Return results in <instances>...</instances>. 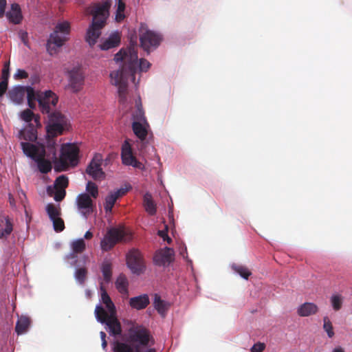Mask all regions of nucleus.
I'll return each instance as SVG.
<instances>
[{
	"label": "nucleus",
	"instance_id": "nucleus-1",
	"mask_svg": "<svg viewBox=\"0 0 352 352\" xmlns=\"http://www.w3.org/2000/svg\"><path fill=\"white\" fill-rule=\"evenodd\" d=\"M116 62H123L120 69L113 71L110 77L113 85L127 80L129 75L133 76L136 72L138 50L136 45H132L126 50H120L114 58Z\"/></svg>",
	"mask_w": 352,
	"mask_h": 352
},
{
	"label": "nucleus",
	"instance_id": "nucleus-2",
	"mask_svg": "<svg viewBox=\"0 0 352 352\" xmlns=\"http://www.w3.org/2000/svg\"><path fill=\"white\" fill-rule=\"evenodd\" d=\"M110 7L111 2L105 1L102 3H95L87 9V12L93 16V19L91 24L87 29L85 41L91 47L96 43L101 35V30L106 25Z\"/></svg>",
	"mask_w": 352,
	"mask_h": 352
},
{
	"label": "nucleus",
	"instance_id": "nucleus-3",
	"mask_svg": "<svg viewBox=\"0 0 352 352\" xmlns=\"http://www.w3.org/2000/svg\"><path fill=\"white\" fill-rule=\"evenodd\" d=\"M70 32V24L67 21L58 23L47 40L46 47L50 55L57 53V49L62 47L67 41L65 35Z\"/></svg>",
	"mask_w": 352,
	"mask_h": 352
},
{
	"label": "nucleus",
	"instance_id": "nucleus-4",
	"mask_svg": "<svg viewBox=\"0 0 352 352\" xmlns=\"http://www.w3.org/2000/svg\"><path fill=\"white\" fill-rule=\"evenodd\" d=\"M79 148L74 144H63L60 157L56 162V169L58 171H63L69 166H76L79 161Z\"/></svg>",
	"mask_w": 352,
	"mask_h": 352
},
{
	"label": "nucleus",
	"instance_id": "nucleus-5",
	"mask_svg": "<svg viewBox=\"0 0 352 352\" xmlns=\"http://www.w3.org/2000/svg\"><path fill=\"white\" fill-rule=\"evenodd\" d=\"M95 315L98 322L107 325L110 335L115 337L121 335V324L116 317V312L107 313L101 305H97Z\"/></svg>",
	"mask_w": 352,
	"mask_h": 352
},
{
	"label": "nucleus",
	"instance_id": "nucleus-6",
	"mask_svg": "<svg viewBox=\"0 0 352 352\" xmlns=\"http://www.w3.org/2000/svg\"><path fill=\"white\" fill-rule=\"evenodd\" d=\"M67 127L68 120L60 112L54 111L49 115V122L46 126L48 138H55L62 135Z\"/></svg>",
	"mask_w": 352,
	"mask_h": 352
},
{
	"label": "nucleus",
	"instance_id": "nucleus-7",
	"mask_svg": "<svg viewBox=\"0 0 352 352\" xmlns=\"http://www.w3.org/2000/svg\"><path fill=\"white\" fill-rule=\"evenodd\" d=\"M162 40V35L147 28L144 24H141L140 28V41L141 47L148 54L151 50L157 47Z\"/></svg>",
	"mask_w": 352,
	"mask_h": 352
},
{
	"label": "nucleus",
	"instance_id": "nucleus-8",
	"mask_svg": "<svg viewBox=\"0 0 352 352\" xmlns=\"http://www.w3.org/2000/svg\"><path fill=\"white\" fill-rule=\"evenodd\" d=\"M151 340L149 331L142 326L131 327L129 331V341L133 345H139L140 349L147 346Z\"/></svg>",
	"mask_w": 352,
	"mask_h": 352
},
{
	"label": "nucleus",
	"instance_id": "nucleus-9",
	"mask_svg": "<svg viewBox=\"0 0 352 352\" xmlns=\"http://www.w3.org/2000/svg\"><path fill=\"white\" fill-rule=\"evenodd\" d=\"M121 241H126L125 232L120 228H112L107 230L100 242V247L103 251L108 252Z\"/></svg>",
	"mask_w": 352,
	"mask_h": 352
},
{
	"label": "nucleus",
	"instance_id": "nucleus-10",
	"mask_svg": "<svg viewBox=\"0 0 352 352\" xmlns=\"http://www.w3.org/2000/svg\"><path fill=\"white\" fill-rule=\"evenodd\" d=\"M37 101L42 113L50 115L52 108L55 107L58 103V98L54 92L48 90L37 94Z\"/></svg>",
	"mask_w": 352,
	"mask_h": 352
},
{
	"label": "nucleus",
	"instance_id": "nucleus-11",
	"mask_svg": "<svg viewBox=\"0 0 352 352\" xmlns=\"http://www.w3.org/2000/svg\"><path fill=\"white\" fill-rule=\"evenodd\" d=\"M126 264L133 274H140L145 270L142 255L138 250H132L129 252L126 256Z\"/></svg>",
	"mask_w": 352,
	"mask_h": 352
},
{
	"label": "nucleus",
	"instance_id": "nucleus-12",
	"mask_svg": "<svg viewBox=\"0 0 352 352\" xmlns=\"http://www.w3.org/2000/svg\"><path fill=\"white\" fill-rule=\"evenodd\" d=\"M67 87L74 93L79 92L83 87L85 76L80 67H74L67 73Z\"/></svg>",
	"mask_w": 352,
	"mask_h": 352
},
{
	"label": "nucleus",
	"instance_id": "nucleus-13",
	"mask_svg": "<svg viewBox=\"0 0 352 352\" xmlns=\"http://www.w3.org/2000/svg\"><path fill=\"white\" fill-rule=\"evenodd\" d=\"M102 156L96 153L86 168V173L94 180H101L105 177V173L101 168Z\"/></svg>",
	"mask_w": 352,
	"mask_h": 352
},
{
	"label": "nucleus",
	"instance_id": "nucleus-14",
	"mask_svg": "<svg viewBox=\"0 0 352 352\" xmlns=\"http://www.w3.org/2000/svg\"><path fill=\"white\" fill-rule=\"evenodd\" d=\"M121 158L122 164L126 166H131L141 170L144 168L143 164L133 155L131 146L128 140H125L122 145Z\"/></svg>",
	"mask_w": 352,
	"mask_h": 352
},
{
	"label": "nucleus",
	"instance_id": "nucleus-15",
	"mask_svg": "<svg viewBox=\"0 0 352 352\" xmlns=\"http://www.w3.org/2000/svg\"><path fill=\"white\" fill-rule=\"evenodd\" d=\"M148 124L147 122H133L132 130L136 137L140 140V151L144 153V150L146 147V139L148 135ZM148 143V141L146 142Z\"/></svg>",
	"mask_w": 352,
	"mask_h": 352
},
{
	"label": "nucleus",
	"instance_id": "nucleus-16",
	"mask_svg": "<svg viewBox=\"0 0 352 352\" xmlns=\"http://www.w3.org/2000/svg\"><path fill=\"white\" fill-rule=\"evenodd\" d=\"M76 205L78 210L85 219H87L88 216L93 212V201L87 193H82L78 195Z\"/></svg>",
	"mask_w": 352,
	"mask_h": 352
},
{
	"label": "nucleus",
	"instance_id": "nucleus-17",
	"mask_svg": "<svg viewBox=\"0 0 352 352\" xmlns=\"http://www.w3.org/2000/svg\"><path fill=\"white\" fill-rule=\"evenodd\" d=\"M173 249L166 247L155 254L153 261L157 265L162 266L170 263L173 259Z\"/></svg>",
	"mask_w": 352,
	"mask_h": 352
},
{
	"label": "nucleus",
	"instance_id": "nucleus-18",
	"mask_svg": "<svg viewBox=\"0 0 352 352\" xmlns=\"http://www.w3.org/2000/svg\"><path fill=\"white\" fill-rule=\"evenodd\" d=\"M21 148L25 155L36 160L41 153L45 151V147L43 146H37L29 142H21Z\"/></svg>",
	"mask_w": 352,
	"mask_h": 352
},
{
	"label": "nucleus",
	"instance_id": "nucleus-19",
	"mask_svg": "<svg viewBox=\"0 0 352 352\" xmlns=\"http://www.w3.org/2000/svg\"><path fill=\"white\" fill-rule=\"evenodd\" d=\"M121 42V35L116 31L112 32L107 38L101 39V43L98 45L102 50H108L119 46Z\"/></svg>",
	"mask_w": 352,
	"mask_h": 352
},
{
	"label": "nucleus",
	"instance_id": "nucleus-20",
	"mask_svg": "<svg viewBox=\"0 0 352 352\" xmlns=\"http://www.w3.org/2000/svg\"><path fill=\"white\" fill-rule=\"evenodd\" d=\"M150 303L149 298L147 294H142L132 297L129 299V304L131 308L136 310L145 309Z\"/></svg>",
	"mask_w": 352,
	"mask_h": 352
},
{
	"label": "nucleus",
	"instance_id": "nucleus-21",
	"mask_svg": "<svg viewBox=\"0 0 352 352\" xmlns=\"http://www.w3.org/2000/svg\"><path fill=\"white\" fill-rule=\"evenodd\" d=\"M19 138L30 142H34L37 139V130L34 125L32 123L23 129L19 131Z\"/></svg>",
	"mask_w": 352,
	"mask_h": 352
},
{
	"label": "nucleus",
	"instance_id": "nucleus-22",
	"mask_svg": "<svg viewBox=\"0 0 352 352\" xmlns=\"http://www.w3.org/2000/svg\"><path fill=\"white\" fill-rule=\"evenodd\" d=\"M25 96V87L15 86L8 91L9 98L16 104L21 103Z\"/></svg>",
	"mask_w": 352,
	"mask_h": 352
},
{
	"label": "nucleus",
	"instance_id": "nucleus-23",
	"mask_svg": "<svg viewBox=\"0 0 352 352\" xmlns=\"http://www.w3.org/2000/svg\"><path fill=\"white\" fill-rule=\"evenodd\" d=\"M113 345L114 352H141L139 345H131L118 340L114 341Z\"/></svg>",
	"mask_w": 352,
	"mask_h": 352
},
{
	"label": "nucleus",
	"instance_id": "nucleus-24",
	"mask_svg": "<svg viewBox=\"0 0 352 352\" xmlns=\"http://www.w3.org/2000/svg\"><path fill=\"white\" fill-rule=\"evenodd\" d=\"M6 16L11 23L19 24L23 19L20 6L18 3H12L10 10L6 14Z\"/></svg>",
	"mask_w": 352,
	"mask_h": 352
},
{
	"label": "nucleus",
	"instance_id": "nucleus-25",
	"mask_svg": "<svg viewBox=\"0 0 352 352\" xmlns=\"http://www.w3.org/2000/svg\"><path fill=\"white\" fill-rule=\"evenodd\" d=\"M318 311V306L313 302H305L298 308L297 313L301 317H307Z\"/></svg>",
	"mask_w": 352,
	"mask_h": 352
},
{
	"label": "nucleus",
	"instance_id": "nucleus-26",
	"mask_svg": "<svg viewBox=\"0 0 352 352\" xmlns=\"http://www.w3.org/2000/svg\"><path fill=\"white\" fill-rule=\"evenodd\" d=\"M68 184L69 180L67 177L63 175H60L56 179L54 186H48L47 187V193L50 197H52L54 193V188H63L65 190Z\"/></svg>",
	"mask_w": 352,
	"mask_h": 352
},
{
	"label": "nucleus",
	"instance_id": "nucleus-27",
	"mask_svg": "<svg viewBox=\"0 0 352 352\" xmlns=\"http://www.w3.org/2000/svg\"><path fill=\"white\" fill-rule=\"evenodd\" d=\"M153 305L155 309L163 318L165 317L170 306L169 302L162 300L161 297L157 294H155Z\"/></svg>",
	"mask_w": 352,
	"mask_h": 352
},
{
	"label": "nucleus",
	"instance_id": "nucleus-28",
	"mask_svg": "<svg viewBox=\"0 0 352 352\" xmlns=\"http://www.w3.org/2000/svg\"><path fill=\"white\" fill-rule=\"evenodd\" d=\"M45 155L46 151L41 153L40 156L35 160V162L37 163L39 171L45 174L50 172L52 168L50 161L45 159Z\"/></svg>",
	"mask_w": 352,
	"mask_h": 352
},
{
	"label": "nucleus",
	"instance_id": "nucleus-29",
	"mask_svg": "<svg viewBox=\"0 0 352 352\" xmlns=\"http://www.w3.org/2000/svg\"><path fill=\"white\" fill-rule=\"evenodd\" d=\"M143 205L145 210L150 214L154 215L157 212L156 204L153 200L151 194L146 192L143 197Z\"/></svg>",
	"mask_w": 352,
	"mask_h": 352
},
{
	"label": "nucleus",
	"instance_id": "nucleus-30",
	"mask_svg": "<svg viewBox=\"0 0 352 352\" xmlns=\"http://www.w3.org/2000/svg\"><path fill=\"white\" fill-rule=\"evenodd\" d=\"M88 275V270L85 265H80L79 267H76V270L74 272V278L78 283L80 285H83L87 280Z\"/></svg>",
	"mask_w": 352,
	"mask_h": 352
},
{
	"label": "nucleus",
	"instance_id": "nucleus-31",
	"mask_svg": "<svg viewBox=\"0 0 352 352\" xmlns=\"http://www.w3.org/2000/svg\"><path fill=\"white\" fill-rule=\"evenodd\" d=\"M100 292H101V300L105 305L106 308L107 309V313H113L116 312V307L113 303L111 298L107 294L106 289L100 286Z\"/></svg>",
	"mask_w": 352,
	"mask_h": 352
},
{
	"label": "nucleus",
	"instance_id": "nucleus-32",
	"mask_svg": "<svg viewBox=\"0 0 352 352\" xmlns=\"http://www.w3.org/2000/svg\"><path fill=\"white\" fill-rule=\"evenodd\" d=\"M129 283L126 276L121 274L118 276L116 281V289L120 293L126 294H128Z\"/></svg>",
	"mask_w": 352,
	"mask_h": 352
},
{
	"label": "nucleus",
	"instance_id": "nucleus-33",
	"mask_svg": "<svg viewBox=\"0 0 352 352\" xmlns=\"http://www.w3.org/2000/svg\"><path fill=\"white\" fill-rule=\"evenodd\" d=\"M12 224L10 223L8 218L5 220L0 219V238H6L12 231Z\"/></svg>",
	"mask_w": 352,
	"mask_h": 352
},
{
	"label": "nucleus",
	"instance_id": "nucleus-34",
	"mask_svg": "<svg viewBox=\"0 0 352 352\" xmlns=\"http://www.w3.org/2000/svg\"><path fill=\"white\" fill-rule=\"evenodd\" d=\"M136 109L132 114L133 122H144L146 123V120L144 116V112L143 111L142 103L140 102V98L138 100H136Z\"/></svg>",
	"mask_w": 352,
	"mask_h": 352
},
{
	"label": "nucleus",
	"instance_id": "nucleus-35",
	"mask_svg": "<svg viewBox=\"0 0 352 352\" xmlns=\"http://www.w3.org/2000/svg\"><path fill=\"white\" fill-rule=\"evenodd\" d=\"M101 271L106 283H109L112 276V265L109 261H104L102 263Z\"/></svg>",
	"mask_w": 352,
	"mask_h": 352
},
{
	"label": "nucleus",
	"instance_id": "nucleus-36",
	"mask_svg": "<svg viewBox=\"0 0 352 352\" xmlns=\"http://www.w3.org/2000/svg\"><path fill=\"white\" fill-rule=\"evenodd\" d=\"M30 324V320L28 317H21L15 327V331L18 334H22L25 333Z\"/></svg>",
	"mask_w": 352,
	"mask_h": 352
},
{
	"label": "nucleus",
	"instance_id": "nucleus-37",
	"mask_svg": "<svg viewBox=\"0 0 352 352\" xmlns=\"http://www.w3.org/2000/svg\"><path fill=\"white\" fill-rule=\"evenodd\" d=\"M344 302V297L340 294H333L330 297V303L335 311H340Z\"/></svg>",
	"mask_w": 352,
	"mask_h": 352
},
{
	"label": "nucleus",
	"instance_id": "nucleus-38",
	"mask_svg": "<svg viewBox=\"0 0 352 352\" xmlns=\"http://www.w3.org/2000/svg\"><path fill=\"white\" fill-rule=\"evenodd\" d=\"M78 253V252H75L72 250V252L71 253H69L67 256V258L68 260H74V262L72 263V265L76 266V267H79L80 266V265H86V263L88 262L89 261V257L87 255H83L81 258H80V260H78L77 259V254Z\"/></svg>",
	"mask_w": 352,
	"mask_h": 352
},
{
	"label": "nucleus",
	"instance_id": "nucleus-39",
	"mask_svg": "<svg viewBox=\"0 0 352 352\" xmlns=\"http://www.w3.org/2000/svg\"><path fill=\"white\" fill-rule=\"evenodd\" d=\"M45 210L50 220L59 217L61 214L60 208L53 204H47Z\"/></svg>",
	"mask_w": 352,
	"mask_h": 352
},
{
	"label": "nucleus",
	"instance_id": "nucleus-40",
	"mask_svg": "<svg viewBox=\"0 0 352 352\" xmlns=\"http://www.w3.org/2000/svg\"><path fill=\"white\" fill-rule=\"evenodd\" d=\"M25 95H27L28 106L31 109L35 108V100H37V94H36L34 89L29 86L25 87Z\"/></svg>",
	"mask_w": 352,
	"mask_h": 352
},
{
	"label": "nucleus",
	"instance_id": "nucleus-41",
	"mask_svg": "<svg viewBox=\"0 0 352 352\" xmlns=\"http://www.w3.org/2000/svg\"><path fill=\"white\" fill-rule=\"evenodd\" d=\"M232 269L245 279H248L249 276L252 274L249 269L242 265L232 264Z\"/></svg>",
	"mask_w": 352,
	"mask_h": 352
},
{
	"label": "nucleus",
	"instance_id": "nucleus-42",
	"mask_svg": "<svg viewBox=\"0 0 352 352\" xmlns=\"http://www.w3.org/2000/svg\"><path fill=\"white\" fill-rule=\"evenodd\" d=\"M118 197L115 195L113 192H111L109 195L105 198L104 210L107 213H111L113 207L117 201Z\"/></svg>",
	"mask_w": 352,
	"mask_h": 352
},
{
	"label": "nucleus",
	"instance_id": "nucleus-43",
	"mask_svg": "<svg viewBox=\"0 0 352 352\" xmlns=\"http://www.w3.org/2000/svg\"><path fill=\"white\" fill-rule=\"evenodd\" d=\"M71 248L74 252L81 254L85 250L86 244L83 239H79L72 243Z\"/></svg>",
	"mask_w": 352,
	"mask_h": 352
},
{
	"label": "nucleus",
	"instance_id": "nucleus-44",
	"mask_svg": "<svg viewBox=\"0 0 352 352\" xmlns=\"http://www.w3.org/2000/svg\"><path fill=\"white\" fill-rule=\"evenodd\" d=\"M324 324L323 329L327 332L329 338H332L334 336V331L331 322L329 320L328 317L325 316L323 318Z\"/></svg>",
	"mask_w": 352,
	"mask_h": 352
},
{
	"label": "nucleus",
	"instance_id": "nucleus-45",
	"mask_svg": "<svg viewBox=\"0 0 352 352\" xmlns=\"http://www.w3.org/2000/svg\"><path fill=\"white\" fill-rule=\"evenodd\" d=\"M86 190L90 195L96 198L98 195V188L96 184L91 181L88 182L86 186Z\"/></svg>",
	"mask_w": 352,
	"mask_h": 352
},
{
	"label": "nucleus",
	"instance_id": "nucleus-46",
	"mask_svg": "<svg viewBox=\"0 0 352 352\" xmlns=\"http://www.w3.org/2000/svg\"><path fill=\"white\" fill-rule=\"evenodd\" d=\"M53 223V227L56 232H62L65 229V223L60 217L51 220Z\"/></svg>",
	"mask_w": 352,
	"mask_h": 352
},
{
	"label": "nucleus",
	"instance_id": "nucleus-47",
	"mask_svg": "<svg viewBox=\"0 0 352 352\" xmlns=\"http://www.w3.org/2000/svg\"><path fill=\"white\" fill-rule=\"evenodd\" d=\"M33 118H34V113L29 109H27L21 113V118L29 124L32 121Z\"/></svg>",
	"mask_w": 352,
	"mask_h": 352
},
{
	"label": "nucleus",
	"instance_id": "nucleus-48",
	"mask_svg": "<svg viewBox=\"0 0 352 352\" xmlns=\"http://www.w3.org/2000/svg\"><path fill=\"white\" fill-rule=\"evenodd\" d=\"M66 195V191L62 188H54V193L53 195L54 199L56 201H61Z\"/></svg>",
	"mask_w": 352,
	"mask_h": 352
},
{
	"label": "nucleus",
	"instance_id": "nucleus-49",
	"mask_svg": "<svg viewBox=\"0 0 352 352\" xmlns=\"http://www.w3.org/2000/svg\"><path fill=\"white\" fill-rule=\"evenodd\" d=\"M10 76V61L5 63L2 69L1 79L8 80Z\"/></svg>",
	"mask_w": 352,
	"mask_h": 352
},
{
	"label": "nucleus",
	"instance_id": "nucleus-50",
	"mask_svg": "<svg viewBox=\"0 0 352 352\" xmlns=\"http://www.w3.org/2000/svg\"><path fill=\"white\" fill-rule=\"evenodd\" d=\"M56 141L54 138H49V140H47V147L50 152L52 153L53 156L56 159Z\"/></svg>",
	"mask_w": 352,
	"mask_h": 352
},
{
	"label": "nucleus",
	"instance_id": "nucleus-51",
	"mask_svg": "<svg viewBox=\"0 0 352 352\" xmlns=\"http://www.w3.org/2000/svg\"><path fill=\"white\" fill-rule=\"evenodd\" d=\"M138 66H139V68H140V71L146 72L150 67L151 64L146 59L140 58V60H139V63H138V61L137 62L136 67Z\"/></svg>",
	"mask_w": 352,
	"mask_h": 352
},
{
	"label": "nucleus",
	"instance_id": "nucleus-52",
	"mask_svg": "<svg viewBox=\"0 0 352 352\" xmlns=\"http://www.w3.org/2000/svg\"><path fill=\"white\" fill-rule=\"evenodd\" d=\"M116 85L118 87L119 95H124L127 94V80H124L120 83H118Z\"/></svg>",
	"mask_w": 352,
	"mask_h": 352
},
{
	"label": "nucleus",
	"instance_id": "nucleus-53",
	"mask_svg": "<svg viewBox=\"0 0 352 352\" xmlns=\"http://www.w3.org/2000/svg\"><path fill=\"white\" fill-rule=\"evenodd\" d=\"M265 348L264 343L257 342L251 348V352H263Z\"/></svg>",
	"mask_w": 352,
	"mask_h": 352
},
{
	"label": "nucleus",
	"instance_id": "nucleus-54",
	"mask_svg": "<svg viewBox=\"0 0 352 352\" xmlns=\"http://www.w3.org/2000/svg\"><path fill=\"white\" fill-rule=\"evenodd\" d=\"M8 80H0V97L4 95L8 89Z\"/></svg>",
	"mask_w": 352,
	"mask_h": 352
},
{
	"label": "nucleus",
	"instance_id": "nucleus-55",
	"mask_svg": "<svg viewBox=\"0 0 352 352\" xmlns=\"http://www.w3.org/2000/svg\"><path fill=\"white\" fill-rule=\"evenodd\" d=\"M158 235L162 238L164 241H166L168 243L170 244L172 242V239L168 236L167 234V230H159Z\"/></svg>",
	"mask_w": 352,
	"mask_h": 352
},
{
	"label": "nucleus",
	"instance_id": "nucleus-56",
	"mask_svg": "<svg viewBox=\"0 0 352 352\" xmlns=\"http://www.w3.org/2000/svg\"><path fill=\"white\" fill-rule=\"evenodd\" d=\"M14 77L18 79L27 78L28 77V74L25 70L19 69L15 73Z\"/></svg>",
	"mask_w": 352,
	"mask_h": 352
},
{
	"label": "nucleus",
	"instance_id": "nucleus-57",
	"mask_svg": "<svg viewBox=\"0 0 352 352\" xmlns=\"http://www.w3.org/2000/svg\"><path fill=\"white\" fill-rule=\"evenodd\" d=\"M129 189L128 188H121L120 189H118L117 190L113 192L115 195L118 197V199L123 195H124L127 192Z\"/></svg>",
	"mask_w": 352,
	"mask_h": 352
},
{
	"label": "nucleus",
	"instance_id": "nucleus-58",
	"mask_svg": "<svg viewBox=\"0 0 352 352\" xmlns=\"http://www.w3.org/2000/svg\"><path fill=\"white\" fill-rule=\"evenodd\" d=\"M7 5L6 0H0V18L3 17L5 14V9Z\"/></svg>",
	"mask_w": 352,
	"mask_h": 352
},
{
	"label": "nucleus",
	"instance_id": "nucleus-59",
	"mask_svg": "<svg viewBox=\"0 0 352 352\" xmlns=\"http://www.w3.org/2000/svg\"><path fill=\"white\" fill-rule=\"evenodd\" d=\"M20 38L23 43L28 46V35L26 32H19Z\"/></svg>",
	"mask_w": 352,
	"mask_h": 352
},
{
	"label": "nucleus",
	"instance_id": "nucleus-60",
	"mask_svg": "<svg viewBox=\"0 0 352 352\" xmlns=\"http://www.w3.org/2000/svg\"><path fill=\"white\" fill-rule=\"evenodd\" d=\"M125 10V3L122 0H119L118 2L117 11L118 12H124Z\"/></svg>",
	"mask_w": 352,
	"mask_h": 352
},
{
	"label": "nucleus",
	"instance_id": "nucleus-61",
	"mask_svg": "<svg viewBox=\"0 0 352 352\" xmlns=\"http://www.w3.org/2000/svg\"><path fill=\"white\" fill-rule=\"evenodd\" d=\"M125 16L124 14V12H118V11H116V20L118 22L122 21L124 19Z\"/></svg>",
	"mask_w": 352,
	"mask_h": 352
},
{
	"label": "nucleus",
	"instance_id": "nucleus-62",
	"mask_svg": "<svg viewBox=\"0 0 352 352\" xmlns=\"http://www.w3.org/2000/svg\"><path fill=\"white\" fill-rule=\"evenodd\" d=\"M34 122L36 127H41V124L40 122V116L34 114V118H33Z\"/></svg>",
	"mask_w": 352,
	"mask_h": 352
},
{
	"label": "nucleus",
	"instance_id": "nucleus-63",
	"mask_svg": "<svg viewBox=\"0 0 352 352\" xmlns=\"http://www.w3.org/2000/svg\"><path fill=\"white\" fill-rule=\"evenodd\" d=\"M126 101V94L124 95H119V102L120 103L124 104Z\"/></svg>",
	"mask_w": 352,
	"mask_h": 352
},
{
	"label": "nucleus",
	"instance_id": "nucleus-64",
	"mask_svg": "<svg viewBox=\"0 0 352 352\" xmlns=\"http://www.w3.org/2000/svg\"><path fill=\"white\" fill-rule=\"evenodd\" d=\"M92 236H93V234L90 231H87L84 236L85 239H90L92 238Z\"/></svg>",
	"mask_w": 352,
	"mask_h": 352
}]
</instances>
